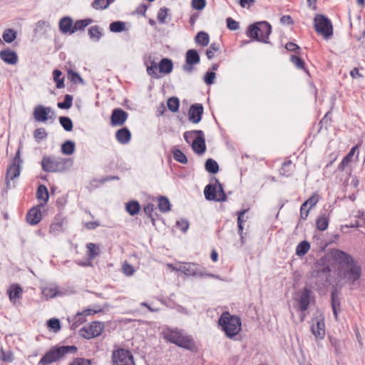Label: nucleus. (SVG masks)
Returning <instances> with one entry per match:
<instances>
[{
	"mask_svg": "<svg viewBox=\"0 0 365 365\" xmlns=\"http://www.w3.org/2000/svg\"><path fill=\"white\" fill-rule=\"evenodd\" d=\"M69 365H91V361L83 358H76Z\"/></svg>",
	"mask_w": 365,
	"mask_h": 365,
	"instance_id": "nucleus-64",
	"label": "nucleus"
},
{
	"mask_svg": "<svg viewBox=\"0 0 365 365\" xmlns=\"http://www.w3.org/2000/svg\"><path fill=\"white\" fill-rule=\"evenodd\" d=\"M311 330L317 339H322L325 336V324L324 318L321 316L314 318L312 321Z\"/></svg>",
	"mask_w": 365,
	"mask_h": 365,
	"instance_id": "nucleus-16",
	"label": "nucleus"
},
{
	"mask_svg": "<svg viewBox=\"0 0 365 365\" xmlns=\"http://www.w3.org/2000/svg\"><path fill=\"white\" fill-rule=\"evenodd\" d=\"M111 2L112 0H94L92 6L95 9H105Z\"/></svg>",
	"mask_w": 365,
	"mask_h": 365,
	"instance_id": "nucleus-50",
	"label": "nucleus"
},
{
	"mask_svg": "<svg viewBox=\"0 0 365 365\" xmlns=\"http://www.w3.org/2000/svg\"><path fill=\"white\" fill-rule=\"evenodd\" d=\"M314 27L317 33L324 38H330L333 35V26L331 21L322 14H317L314 19Z\"/></svg>",
	"mask_w": 365,
	"mask_h": 365,
	"instance_id": "nucleus-6",
	"label": "nucleus"
},
{
	"mask_svg": "<svg viewBox=\"0 0 365 365\" xmlns=\"http://www.w3.org/2000/svg\"><path fill=\"white\" fill-rule=\"evenodd\" d=\"M192 148L197 154H202L205 152L206 145L203 132L202 135H198L196 136L195 140H193L192 143Z\"/></svg>",
	"mask_w": 365,
	"mask_h": 365,
	"instance_id": "nucleus-26",
	"label": "nucleus"
},
{
	"mask_svg": "<svg viewBox=\"0 0 365 365\" xmlns=\"http://www.w3.org/2000/svg\"><path fill=\"white\" fill-rule=\"evenodd\" d=\"M0 359L5 362H11L14 359L13 354L11 351H4L2 348L0 349Z\"/></svg>",
	"mask_w": 365,
	"mask_h": 365,
	"instance_id": "nucleus-55",
	"label": "nucleus"
},
{
	"mask_svg": "<svg viewBox=\"0 0 365 365\" xmlns=\"http://www.w3.org/2000/svg\"><path fill=\"white\" fill-rule=\"evenodd\" d=\"M125 24L123 21H114L110 24V30L112 32L117 33L124 31Z\"/></svg>",
	"mask_w": 365,
	"mask_h": 365,
	"instance_id": "nucleus-51",
	"label": "nucleus"
},
{
	"mask_svg": "<svg viewBox=\"0 0 365 365\" xmlns=\"http://www.w3.org/2000/svg\"><path fill=\"white\" fill-rule=\"evenodd\" d=\"M177 269L179 272L184 273L187 276H193V277H203L207 276L210 277H216L215 275L212 274H207L203 272V271L200 268L198 264H192V263H182L178 266Z\"/></svg>",
	"mask_w": 365,
	"mask_h": 365,
	"instance_id": "nucleus-12",
	"label": "nucleus"
},
{
	"mask_svg": "<svg viewBox=\"0 0 365 365\" xmlns=\"http://www.w3.org/2000/svg\"><path fill=\"white\" fill-rule=\"evenodd\" d=\"M168 9L166 8H161L158 14V20L160 23H165L167 21Z\"/></svg>",
	"mask_w": 365,
	"mask_h": 365,
	"instance_id": "nucleus-61",
	"label": "nucleus"
},
{
	"mask_svg": "<svg viewBox=\"0 0 365 365\" xmlns=\"http://www.w3.org/2000/svg\"><path fill=\"white\" fill-rule=\"evenodd\" d=\"M291 61L297 68H299V69L305 68V63L301 58H299L297 56H292Z\"/></svg>",
	"mask_w": 365,
	"mask_h": 365,
	"instance_id": "nucleus-57",
	"label": "nucleus"
},
{
	"mask_svg": "<svg viewBox=\"0 0 365 365\" xmlns=\"http://www.w3.org/2000/svg\"><path fill=\"white\" fill-rule=\"evenodd\" d=\"M140 208V204L137 201H130L126 205V210L131 215L138 213Z\"/></svg>",
	"mask_w": 365,
	"mask_h": 365,
	"instance_id": "nucleus-42",
	"label": "nucleus"
},
{
	"mask_svg": "<svg viewBox=\"0 0 365 365\" xmlns=\"http://www.w3.org/2000/svg\"><path fill=\"white\" fill-rule=\"evenodd\" d=\"M76 350L77 348L75 346H54L45 354L39 364L42 365L49 364L58 360L67 353L76 352Z\"/></svg>",
	"mask_w": 365,
	"mask_h": 365,
	"instance_id": "nucleus-4",
	"label": "nucleus"
},
{
	"mask_svg": "<svg viewBox=\"0 0 365 365\" xmlns=\"http://www.w3.org/2000/svg\"><path fill=\"white\" fill-rule=\"evenodd\" d=\"M73 26V20L68 16L62 18L59 21V29L63 34H71Z\"/></svg>",
	"mask_w": 365,
	"mask_h": 365,
	"instance_id": "nucleus-29",
	"label": "nucleus"
},
{
	"mask_svg": "<svg viewBox=\"0 0 365 365\" xmlns=\"http://www.w3.org/2000/svg\"><path fill=\"white\" fill-rule=\"evenodd\" d=\"M351 34L357 41H360L365 36V21L359 20L354 24H351Z\"/></svg>",
	"mask_w": 365,
	"mask_h": 365,
	"instance_id": "nucleus-24",
	"label": "nucleus"
},
{
	"mask_svg": "<svg viewBox=\"0 0 365 365\" xmlns=\"http://www.w3.org/2000/svg\"><path fill=\"white\" fill-rule=\"evenodd\" d=\"M66 160L61 158L44 156L42 159V169L46 172L57 173L65 170Z\"/></svg>",
	"mask_w": 365,
	"mask_h": 365,
	"instance_id": "nucleus-7",
	"label": "nucleus"
},
{
	"mask_svg": "<svg viewBox=\"0 0 365 365\" xmlns=\"http://www.w3.org/2000/svg\"><path fill=\"white\" fill-rule=\"evenodd\" d=\"M104 325L99 322H93L80 329V335L85 339H92L101 334Z\"/></svg>",
	"mask_w": 365,
	"mask_h": 365,
	"instance_id": "nucleus-11",
	"label": "nucleus"
},
{
	"mask_svg": "<svg viewBox=\"0 0 365 365\" xmlns=\"http://www.w3.org/2000/svg\"><path fill=\"white\" fill-rule=\"evenodd\" d=\"M88 249V256L90 260H93L100 254L99 247L94 243H88L86 245Z\"/></svg>",
	"mask_w": 365,
	"mask_h": 365,
	"instance_id": "nucleus-33",
	"label": "nucleus"
},
{
	"mask_svg": "<svg viewBox=\"0 0 365 365\" xmlns=\"http://www.w3.org/2000/svg\"><path fill=\"white\" fill-rule=\"evenodd\" d=\"M177 227L182 232H186L189 228V222L187 220L181 219L176 222Z\"/></svg>",
	"mask_w": 365,
	"mask_h": 365,
	"instance_id": "nucleus-63",
	"label": "nucleus"
},
{
	"mask_svg": "<svg viewBox=\"0 0 365 365\" xmlns=\"http://www.w3.org/2000/svg\"><path fill=\"white\" fill-rule=\"evenodd\" d=\"M128 118V113L120 108H115L113 110L110 116L112 126H121Z\"/></svg>",
	"mask_w": 365,
	"mask_h": 365,
	"instance_id": "nucleus-20",
	"label": "nucleus"
},
{
	"mask_svg": "<svg viewBox=\"0 0 365 365\" xmlns=\"http://www.w3.org/2000/svg\"><path fill=\"white\" fill-rule=\"evenodd\" d=\"M205 169L207 172L215 174L219 170V166L215 160L210 158L205 162Z\"/></svg>",
	"mask_w": 365,
	"mask_h": 365,
	"instance_id": "nucleus-38",
	"label": "nucleus"
},
{
	"mask_svg": "<svg viewBox=\"0 0 365 365\" xmlns=\"http://www.w3.org/2000/svg\"><path fill=\"white\" fill-rule=\"evenodd\" d=\"M319 201V196L317 194L312 195L306 202L303 203L304 207H307L309 205V210L314 207Z\"/></svg>",
	"mask_w": 365,
	"mask_h": 365,
	"instance_id": "nucleus-58",
	"label": "nucleus"
},
{
	"mask_svg": "<svg viewBox=\"0 0 365 365\" xmlns=\"http://www.w3.org/2000/svg\"><path fill=\"white\" fill-rule=\"evenodd\" d=\"M73 97L71 95H66L63 102L58 103L57 106L61 109H68L72 106Z\"/></svg>",
	"mask_w": 365,
	"mask_h": 365,
	"instance_id": "nucleus-48",
	"label": "nucleus"
},
{
	"mask_svg": "<svg viewBox=\"0 0 365 365\" xmlns=\"http://www.w3.org/2000/svg\"><path fill=\"white\" fill-rule=\"evenodd\" d=\"M157 68V64L154 61H152L150 65H147V72L148 75L155 78H158L159 76L156 72Z\"/></svg>",
	"mask_w": 365,
	"mask_h": 365,
	"instance_id": "nucleus-59",
	"label": "nucleus"
},
{
	"mask_svg": "<svg viewBox=\"0 0 365 365\" xmlns=\"http://www.w3.org/2000/svg\"><path fill=\"white\" fill-rule=\"evenodd\" d=\"M203 106L200 103H195L190 106L188 112V119L192 123H198L202 119Z\"/></svg>",
	"mask_w": 365,
	"mask_h": 365,
	"instance_id": "nucleus-19",
	"label": "nucleus"
},
{
	"mask_svg": "<svg viewBox=\"0 0 365 365\" xmlns=\"http://www.w3.org/2000/svg\"><path fill=\"white\" fill-rule=\"evenodd\" d=\"M88 35L91 38L98 41L102 36V29L98 26H91L88 29Z\"/></svg>",
	"mask_w": 365,
	"mask_h": 365,
	"instance_id": "nucleus-40",
	"label": "nucleus"
},
{
	"mask_svg": "<svg viewBox=\"0 0 365 365\" xmlns=\"http://www.w3.org/2000/svg\"><path fill=\"white\" fill-rule=\"evenodd\" d=\"M173 158L176 161L183 164H185L187 162V159L185 155L178 149L173 150Z\"/></svg>",
	"mask_w": 365,
	"mask_h": 365,
	"instance_id": "nucleus-54",
	"label": "nucleus"
},
{
	"mask_svg": "<svg viewBox=\"0 0 365 365\" xmlns=\"http://www.w3.org/2000/svg\"><path fill=\"white\" fill-rule=\"evenodd\" d=\"M68 292L64 288H60L54 284H48L42 288L41 294L46 299H52L56 297H63L68 294Z\"/></svg>",
	"mask_w": 365,
	"mask_h": 365,
	"instance_id": "nucleus-15",
	"label": "nucleus"
},
{
	"mask_svg": "<svg viewBox=\"0 0 365 365\" xmlns=\"http://www.w3.org/2000/svg\"><path fill=\"white\" fill-rule=\"evenodd\" d=\"M220 49V45L219 43H212L210 48L206 51V55L208 59H212L216 52L219 51Z\"/></svg>",
	"mask_w": 365,
	"mask_h": 365,
	"instance_id": "nucleus-49",
	"label": "nucleus"
},
{
	"mask_svg": "<svg viewBox=\"0 0 365 365\" xmlns=\"http://www.w3.org/2000/svg\"><path fill=\"white\" fill-rule=\"evenodd\" d=\"M317 227L321 230H325L329 225V219L324 215L319 216L317 220Z\"/></svg>",
	"mask_w": 365,
	"mask_h": 365,
	"instance_id": "nucleus-43",
	"label": "nucleus"
},
{
	"mask_svg": "<svg viewBox=\"0 0 365 365\" xmlns=\"http://www.w3.org/2000/svg\"><path fill=\"white\" fill-rule=\"evenodd\" d=\"M167 106L172 112H177L179 108V100L176 97H171L168 100Z\"/></svg>",
	"mask_w": 365,
	"mask_h": 365,
	"instance_id": "nucleus-45",
	"label": "nucleus"
},
{
	"mask_svg": "<svg viewBox=\"0 0 365 365\" xmlns=\"http://www.w3.org/2000/svg\"><path fill=\"white\" fill-rule=\"evenodd\" d=\"M48 327L55 332L61 329L60 321L58 319H51L47 322Z\"/></svg>",
	"mask_w": 365,
	"mask_h": 365,
	"instance_id": "nucleus-56",
	"label": "nucleus"
},
{
	"mask_svg": "<svg viewBox=\"0 0 365 365\" xmlns=\"http://www.w3.org/2000/svg\"><path fill=\"white\" fill-rule=\"evenodd\" d=\"M198 135H202V131L200 130L186 131L184 133L183 136H184L185 140L187 143H190L194 137L195 135L197 136Z\"/></svg>",
	"mask_w": 365,
	"mask_h": 365,
	"instance_id": "nucleus-53",
	"label": "nucleus"
},
{
	"mask_svg": "<svg viewBox=\"0 0 365 365\" xmlns=\"http://www.w3.org/2000/svg\"><path fill=\"white\" fill-rule=\"evenodd\" d=\"M331 269L328 265L316 266L309 278V285L315 289H322L330 277Z\"/></svg>",
	"mask_w": 365,
	"mask_h": 365,
	"instance_id": "nucleus-3",
	"label": "nucleus"
},
{
	"mask_svg": "<svg viewBox=\"0 0 365 365\" xmlns=\"http://www.w3.org/2000/svg\"><path fill=\"white\" fill-rule=\"evenodd\" d=\"M62 76V72L60 70L55 69L53 71V81L56 83V88H64V78H61Z\"/></svg>",
	"mask_w": 365,
	"mask_h": 365,
	"instance_id": "nucleus-39",
	"label": "nucleus"
},
{
	"mask_svg": "<svg viewBox=\"0 0 365 365\" xmlns=\"http://www.w3.org/2000/svg\"><path fill=\"white\" fill-rule=\"evenodd\" d=\"M219 325L225 331L226 336L232 339L236 336L241 329V320L235 316L231 315L229 312H225L222 314L219 320Z\"/></svg>",
	"mask_w": 365,
	"mask_h": 365,
	"instance_id": "nucleus-1",
	"label": "nucleus"
},
{
	"mask_svg": "<svg viewBox=\"0 0 365 365\" xmlns=\"http://www.w3.org/2000/svg\"><path fill=\"white\" fill-rule=\"evenodd\" d=\"M63 230V223L62 222H56L51 224L50 227V232L54 235H56L58 232Z\"/></svg>",
	"mask_w": 365,
	"mask_h": 365,
	"instance_id": "nucleus-62",
	"label": "nucleus"
},
{
	"mask_svg": "<svg viewBox=\"0 0 365 365\" xmlns=\"http://www.w3.org/2000/svg\"><path fill=\"white\" fill-rule=\"evenodd\" d=\"M310 250V244L304 240L301 242L296 248V255L299 257L304 256Z\"/></svg>",
	"mask_w": 365,
	"mask_h": 365,
	"instance_id": "nucleus-35",
	"label": "nucleus"
},
{
	"mask_svg": "<svg viewBox=\"0 0 365 365\" xmlns=\"http://www.w3.org/2000/svg\"><path fill=\"white\" fill-rule=\"evenodd\" d=\"M48 135V133L45 128H37L34 132V137L37 142L45 139Z\"/></svg>",
	"mask_w": 365,
	"mask_h": 365,
	"instance_id": "nucleus-52",
	"label": "nucleus"
},
{
	"mask_svg": "<svg viewBox=\"0 0 365 365\" xmlns=\"http://www.w3.org/2000/svg\"><path fill=\"white\" fill-rule=\"evenodd\" d=\"M248 212V210H244L242 211L238 212L237 215V227H238V233L240 235L241 243L243 245L244 237H243V230L245 229H247L249 227V223L247 222L248 216H246L245 214Z\"/></svg>",
	"mask_w": 365,
	"mask_h": 365,
	"instance_id": "nucleus-21",
	"label": "nucleus"
},
{
	"mask_svg": "<svg viewBox=\"0 0 365 365\" xmlns=\"http://www.w3.org/2000/svg\"><path fill=\"white\" fill-rule=\"evenodd\" d=\"M158 207L160 211L168 212L170 210V203L168 199L161 196L158 200Z\"/></svg>",
	"mask_w": 365,
	"mask_h": 365,
	"instance_id": "nucleus-44",
	"label": "nucleus"
},
{
	"mask_svg": "<svg viewBox=\"0 0 365 365\" xmlns=\"http://www.w3.org/2000/svg\"><path fill=\"white\" fill-rule=\"evenodd\" d=\"M112 365H135V364L130 351L119 349L113 351Z\"/></svg>",
	"mask_w": 365,
	"mask_h": 365,
	"instance_id": "nucleus-10",
	"label": "nucleus"
},
{
	"mask_svg": "<svg viewBox=\"0 0 365 365\" xmlns=\"http://www.w3.org/2000/svg\"><path fill=\"white\" fill-rule=\"evenodd\" d=\"M53 115V112L50 107L37 106L34 110V117L38 122H46L49 118H51Z\"/></svg>",
	"mask_w": 365,
	"mask_h": 365,
	"instance_id": "nucleus-18",
	"label": "nucleus"
},
{
	"mask_svg": "<svg viewBox=\"0 0 365 365\" xmlns=\"http://www.w3.org/2000/svg\"><path fill=\"white\" fill-rule=\"evenodd\" d=\"M2 38L8 43H12L16 38V33L11 29L4 30Z\"/></svg>",
	"mask_w": 365,
	"mask_h": 365,
	"instance_id": "nucleus-41",
	"label": "nucleus"
},
{
	"mask_svg": "<svg viewBox=\"0 0 365 365\" xmlns=\"http://www.w3.org/2000/svg\"><path fill=\"white\" fill-rule=\"evenodd\" d=\"M311 294L312 292L307 287H304L302 289L301 294L299 299H297L299 309L300 311L304 312L308 309L310 303Z\"/></svg>",
	"mask_w": 365,
	"mask_h": 365,
	"instance_id": "nucleus-23",
	"label": "nucleus"
},
{
	"mask_svg": "<svg viewBox=\"0 0 365 365\" xmlns=\"http://www.w3.org/2000/svg\"><path fill=\"white\" fill-rule=\"evenodd\" d=\"M340 276L349 284H354L361 276V267L359 263L354 261L339 272Z\"/></svg>",
	"mask_w": 365,
	"mask_h": 365,
	"instance_id": "nucleus-5",
	"label": "nucleus"
},
{
	"mask_svg": "<svg viewBox=\"0 0 365 365\" xmlns=\"http://www.w3.org/2000/svg\"><path fill=\"white\" fill-rule=\"evenodd\" d=\"M27 222L32 225L38 224L41 220V213L38 207L31 208L26 216Z\"/></svg>",
	"mask_w": 365,
	"mask_h": 365,
	"instance_id": "nucleus-27",
	"label": "nucleus"
},
{
	"mask_svg": "<svg viewBox=\"0 0 365 365\" xmlns=\"http://www.w3.org/2000/svg\"><path fill=\"white\" fill-rule=\"evenodd\" d=\"M68 77L71 82H73L75 83H76L78 82H79V83L83 82V80L81 77V76L78 73L73 71H68Z\"/></svg>",
	"mask_w": 365,
	"mask_h": 365,
	"instance_id": "nucleus-60",
	"label": "nucleus"
},
{
	"mask_svg": "<svg viewBox=\"0 0 365 365\" xmlns=\"http://www.w3.org/2000/svg\"><path fill=\"white\" fill-rule=\"evenodd\" d=\"M91 23L92 20L91 19L76 21L73 26L71 34H73L77 31L83 30L86 26H88Z\"/></svg>",
	"mask_w": 365,
	"mask_h": 365,
	"instance_id": "nucleus-34",
	"label": "nucleus"
},
{
	"mask_svg": "<svg viewBox=\"0 0 365 365\" xmlns=\"http://www.w3.org/2000/svg\"><path fill=\"white\" fill-rule=\"evenodd\" d=\"M331 255L332 259L339 264V271L355 261L350 255L339 250H332Z\"/></svg>",
	"mask_w": 365,
	"mask_h": 365,
	"instance_id": "nucleus-14",
	"label": "nucleus"
},
{
	"mask_svg": "<svg viewBox=\"0 0 365 365\" xmlns=\"http://www.w3.org/2000/svg\"><path fill=\"white\" fill-rule=\"evenodd\" d=\"M173 62L168 58H163L160 61L158 65L159 71L162 73L168 74L173 70Z\"/></svg>",
	"mask_w": 365,
	"mask_h": 365,
	"instance_id": "nucleus-31",
	"label": "nucleus"
},
{
	"mask_svg": "<svg viewBox=\"0 0 365 365\" xmlns=\"http://www.w3.org/2000/svg\"><path fill=\"white\" fill-rule=\"evenodd\" d=\"M164 339L178 346L192 350L195 347L193 339L178 329H165L163 331Z\"/></svg>",
	"mask_w": 365,
	"mask_h": 365,
	"instance_id": "nucleus-2",
	"label": "nucleus"
},
{
	"mask_svg": "<svg viewBox=\"0 0 365 365\" xmlns=\"http://www.w3.org/2000/svg\"><path fill=\"white\" fill-rule=\"evenodd\" d=\"M59 122L62 127L66 131H71L73 129V122L68 117H60Z\"/></svg>",
	"mask_w": 365,
	"mask_h": 365,
	"instance_id": "nucleus-46",
	"label": "nucleus"
},
{
	"mask_svg": "<svg viewBox=\"0 0 365 365\" xmlns=\"http://www.w3.org/2000/svg\"><path fill=\"white\" fill-rule=\"evenodd\" d=\"M0 58L6 64L16 65L19 61L17 53L10 48L4 49L0 51Z\"/></svg>",
	"mask_w": 365,
	"mask_h": 365,
	"instance_id": "nucleus-22",
	"label": "nucleus"
},
{
	"mask_svg": "<svg viewBox=\"0 0 365 365\" xmlns=\"http://www.w3.org/2000/svg\"><path fill=\"white\" fill-rule=\"evenodd\" d=\"M116 140L121 144H126L130 142L131 133L126 128L119 129L115 133Z\"/></svg>",
	"mask_w": 365,
	"mask_h": 365,
	"instance_id": "nucleus-28",
	"label": "nucleus"
},
{
	"mask_svg": "<svg viewBox=\"0 0 365 365\" xmlns=\"http://www.w3.org/2000/svg\"><path fill=\"white\" fill-rule=\"evenodd\" d=\"M294 165L292 164L291 160L284 162L281 168V173L284 175L289 176L293 171Z\"/></svg>",
	"mask_w": 365,
	"mask_h": 365,
	"instance_id": "nucleus-47",
	"label": "nucleus"
},
{
	"mask_svg": "<svg viewBox=\"0 0 365 365\" xmlns=\"http://www.w3.org/2000/svg\"><path fill=\"white\" fill-rule=\"evenodd\" d=\"M36 196L39 200L43 201L40 205L41 206H43L48 200V192L46 187L44 185H40L37 190Z\"/></svg>",
	"mask_w": 365,
	"mask_h": 365,
	"instance_id": "nucleus-32",
	"label": "nucleus"
},
{
	"mask_svg": "<svg viewBox=\"0 0 365 365\" xmlns=\"http://www.w3.org/2000/svg\"><path fill=\"white\" fill-rule=\"evenodd\" d=\"M331 307L333 310L334 315L335 319L338 318V310L340 308V299L339 297V294L336 289H334L331 292Z\"/></svg>",
	"mask_w": 365,
	"mask_h": 365,
	"instance_id": "nucleus-30",
	"label": "nucleus"
},
{
	"mask_svg": "<svg viewBox=\"0 0 365 365\" xmlns=\"http://www.w3.org/2000/svg\"><path fill=\"white\" fill-rule=\"evenodd\" d=\"M205 197L208 200L225 201L226 195L224 193L222 187L216 179L213 185H207L204 190Z\"/></svg>",
	"mask_w": 365,
	"mask_h": 365,
	"instance_id": "nucleus-9",
	"label": "nucleus"
},
{
	"mask_svg": "<svg viewBox=\"0 0 365 365\" xmlns=\"http://www.w3.org/2000/svg\"><path fill=\"white\" fill-rule=\"evenodd\" d=\"M7 294L9 299L14 304L22 297L23 290L17 284H13L9 286Z\"/></svg>",
	"mask_w": 365,
	"mask_h": 365,
	"instance_id": "nucleus-25",
	"label": "nucleus"
},
{
	"mask_svg": "<svg viewBox=\"0 0 365 365\" xmlns=\"http://www.w3.org/2000/svg\"><path fill=\"white\" fill-rule=\"evenodd\" d=\"M209 39V35L204 31H200L195 36V42L202 46L208 45Z\"/></svg>",
	"mask_w": 365,
	"mask_h": 365,
	"instance_id": "nucleus-37",
	"label": "nucleus"
},
{
	"mask_svg": "<svg viewBox=\"0 0 365 365\" xmlns=\"http://www.w3.org/2000/svg\"><path fill=\"white\" fill-rule=\"evenodd\" d=\"M271 31L272 27L267 21H259L252 24V39L268 43L267 40Z\"/></svg>",
	"mask_w": 365,
	"mask_h": 365,
	"instance_id": "nucleus-8",
	"label": "nucleus"
},
{
	"mask_svg": "<svg viewBox=\"0 0 365 365\" xmlns=\"http://www.w3.org/2000/svg\"><path fill=\"white\" fill-rule=\"evenodd\" d=\"M75 143L71 140H66L61 145V152L65 155H72L75 151Z\"/></svg>",
	"mask_w": 365,
	"mask_h": 365,
	"instance_id": "nucleus-36",
	"label": "nucleus"
},
{
	"mask_svg": "<svg viewBox=\"0 0 365 365\" xmlns=\"http://www.w3.org/2000/svg\"><path fill=\"white\" fill-rule=\"evenodd\" d=\"M20 151L18 150L14 158L13 163L8 168L6 176V182L8 188L11 187V181L18 178L21 173L20 159H19Z\"/></svg>",
	"mask_w": 365,
	"mask_h": 365,
	"instance_id": "nucleus-13",
	"label": "nucleus"
},
{
	"mask_svg": "<svg viewBox=\"0 0 365 365\" xmlns=\"http://www.w3.org/2000/svg\"><path fill=\"white\" fill-rule=\"evenodd\" d=\"M185 64L183 65L182 68L187 73H191L193 70V65L197 64L200 62V56L196 50L190 49L186 52Z\"/></svg>",
	"mask_w": 365,
	"mask_h": 365,
	"instance_id": "nucleus-17",
	"label": "nucleus"
}]
</instances>
